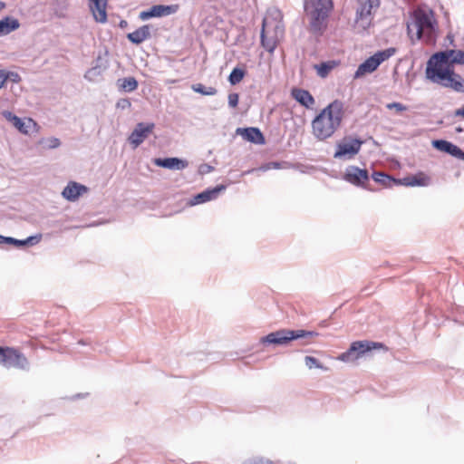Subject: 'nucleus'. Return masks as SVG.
<instances>
[{
    "instance_id": "33",
    "label": "nucleus",
    "mask_w": 464,
    "mask_h": 464,
    "mask_svg": "<svg viewBox=\"0 0 464 464\" xmlns=\"http://www.w3.org/2000/svg\"><path fill=\"white\" fill-rule=\"evenodd\" d=\"M304 362H305V365L309 368V369H313V368H318V369H322V370H326L327 368L324 367L319 361L318 359H316L315 357L314 356H305L304 357Z\"/></svg>"
},
{
    "instance_id": "22",
    "label": "nucleus",
    "mask_w": 464,
    "mask_h": 464,
    "mask_svg": "<svg viewBox=\"0 0 464 464\" xmlns=\"http://www.w3.org/2000/svg\"><path fill=\"white\" fill-rule=\"evenodd\" d=\"M3 116L13 123V125L22 133L27 134L29 132V128L33 123L32 119L23 120L18 116L13 114L9 111H4Z\"/></svg>"
},
{
    "instance_id": "51",
    "label": "nucleus",
    "mask_w": 464,
    "mask_h": 464,
    "mask_svg": "<svg viewBox=\"0 0 464 464\" xmlns=\"http://www.w3.org/2000/svg\"><path fill=\"white\" fill-rule=\"evenodd\" d=\"M79 343H82V344H85L84 341H80Z\"/></svg>"
},
{
    "instance_id": "21",
    "label": "nucleus",
    "mask_w": 464,
    "mask_h": 464,
    "mask_svg": "<svg viewBox=\"0 0 464 464\" xmlns=\"http://www.w3.org/2000/svg\"><path fill=\"white\" fill-rule=\"evenodd\" d=\"M88 188L84 185L75 181H70L63 188L62 195L70 201L76 200L82 193L87 192Z\"/></svg>"
},
{
    "instance_id": "49",
    "label": "nucleus",
    "mask_w": 464,
    "mask_h": 464,
    "mask_svg": "<svg viewBox=\"0 0 464 464\" xmlns=\"http://www.w3.org/2000/svg\"><path fill=\"white\" fill-rule=\"evenodd\" d=\"M254 170H255V169H251V170L245 171V172H244V175L248 174V173H250V172H252V171H254Z\"/></svg>"
},
{
    "instance_id": "15",
    "label": "nucleus",
    "mask_w": 464,
    "mask_h": 464,
    "mask_svg": "<svg viewBox=\"0 0 464 464\" xmlns=\"http://www.w3.org/2000/svg\"><path fill=\"white\" fill-rule=\"evenodd\" d=\"M225 185H218L214 188H207L204 191L195 195L190 199V205L195 206L208 201L213 200L218 197V195L226 189Z\"/></svg>"
},
{
    "instance_id": "10",
    "label": "nucleus",
    "mask_w": 464,
    "mask_h": 464,
    "mask_svg": "<svg viewBox=\"0 0 464 464\" xmlns=\"http://www.w3.org/2000/svg\"><path fill=\"white\" fill-rule=\"evenodd\" d=\"M362 143L363 141L359 139L346 137L337 144L334 156L335 159H352L360 151Z\"/></svg>"
},
{
    "instance_id": "7",
    "label": "nucleus",
    "mask_w": 464,
    "mask_h": 464,
    "mask_svg": "<svg viewBox=\"0 0 464 464\" xmlns=\"http://www.w3.org/2000/svg\"><path fill=\"white\" fill-rule=\"evenodd\" d=\"M373 349L388 348L382 343L372 341H355L351 343L350 347L338 356V359L344 362H353L359 358L364 356L366 353H371Z\"/></svg>"
},
{
    "instance_id": "25",
    "label": "nucleus",
    "mask_w": 464,
    "mask_h": 464,
    "mask_svg": "<svg viewBox=\"0 0 464 464\" xmlns=\"http://www.w3.org/2000/svg\"><path fill=\"white\" fill-rule=\"evenodd\" d=\"M150 37V26L148 24L142 25L136 29L134 32L127 34V38L134 44H140Z\"/></svg>"
},
{
    "instance_id": "27",
    "label": "nucleus",
    "mask_w": 464,
    "mask_h": 464,
    "mask_svg": "<svg viewBox=\"0 0 464 464\" xmlns=\"http://www.w3.org/2000/svg\"><path fill=\"white\" fill-rule=\"evenodd\" d=\"M20 23L17 19L6 16L0 20V36L10 34L11 32L18 29Z\"/></svg>"
},
{
    "instance_id": "16",
    "label": "nucleus",
    "mask_w": 464,
    "mask_h": 464,
    "mask_svg": "<svg viewBox=\"0 0 464 464\" xmlns=\"http://www.w3.org/2000/svg\"><path fill=\"white\" fill-rule=\"evenodd\" d=\"M432 145L438 150L446 152L452 157L464 160V151L457 145L445 140H434Z\"/></svg>"
},
{
    "instance_id": "2",
    "label": "nucleus",
    "mask_w": 464,
    "mask_h": 464,
    "mask_svg": "<svg viewBox=\"0 0 464 464\" xmlns=\"http://www.w3.org/2000/svg\"><path fill=\"white\" fill-rule=\"evenodd\" d=\"M425 73L431 82L464 93V79L454 72L453 67L442 61H434L432 55L427 62Z\"/></svg>"
},
{
    "instance_id": "28",
    "label": "nucleus",
    "mask_w": 464,
    "mask_h": 464,
    "mask_svg": "<svg viewBox=\"0 0 464 464\" xmlns=\"http://www.w3.org/2000/svg\"><path fill=\"white\" fill-rule=\"evenodd\" d=\"M372 178L375 182L387 187H391L392 184L397 185L398 180L392 176L381 171H374L372 175Z\"/></svg>"
},
{
    "instance_id": "18",
    "label": "nucleus",
    "mask_w": 464,
    "mask_h": 464,
    "mask_svg": "<svg viewBox=\"0 0 464 464\" xmlns=\"http://www.w3.org/2000/svg\"><path fill=\"white\" fill-rule=\"evenodd\" d=\"M291 95L300 105L306 109H312L315 104L314 98L307 90L293 88Z\"/></svg>"
},
{
    "instance_id": "48",
    "label": "nucleus",
    "mask_w": 464,
    "mask_h": 464,
    "mask_svg": "<svg viewBox=\"0 0 464 464\" xmlns=\"http://www.w3.org/2000/svg\"><path fill=\"white\" fill-rule=\"evenodd\" d=\"M5 8V3L0 1V11Z\"/></svg>"
},
{
    "instance_id": "43",
    "label": "nucleus",
    "mask_w": 464,
    "mask_h": 464,
    "mask_svg": "<svg viewBox=\"0 0 464 464\" xmlns=\"http://www.w3.org/2000/svg\"><path fill=\"white\" fill-rule=\"evenodd\" d=\"M212 170H213V167H211L208 164H204L200 167L201 173H208V172H211Z\"/></svg>"
},
{
    "instance_id": "40",
    "label": "nucleus",
    "mask_w": 464,
    "mask_h": 464,
    "mask_svg": "<svg viewBox=\"0 0 464 464\" xmlns=\"http://www.w3.org/2000/svg\"><path fill=\"white\" fill-rule=\"evenodd\" d=\"M97 74H99V70H98V68L93 67V68L90 69L89 71H87V72L85 73L84 77L86 79L92 81V78L94 76H96Z\"/></svg>"
},
{
    "instance_id": "46",
    "label": "nucleus",
    "mask_w": 464,
    "mask_h": 464,
    "mask_svg": "<svg viewBox=\"0 0 464 464\" xmlns=\"http://www.w3.org/2000/svg\"><path fill=\"white\" fill-rule=\"evenodd\" d=\"M127 25H128L127 21H125V20H121V21L120 22V27H121V28H125Z\"/></svg>"
},
{
    "instance_id": "13",
    "label": "nucleus",
    "mask_w": 464,
    "mask_h": 464,
    "mask_svg": "<svg viewBox=\"0 0 464 464\" xmlns=\"http://www.w3.org/2000/svg\"><path fill=\"white\" fill-rule=\"evenodd\" d=\"M178 9L177 5H156L151 6L150 9L140 13V18L141 20H148L152 17H162L176 13Z\"/></svg>"
},
{
    "instance_id": "11",
    "label": "nucleus",
    "mask_w": 464,
    "mask_h": 464,
    "mask_svg": "<svg viewBox=\"0 0 464 464\" xmlns=\"http://www.w3.org/2000/svg\"><path fill=\"white\" fill-rule=\"evenodd\" d=\"M155 125L154 123H138L128 138L130 143L133 146V148H137L140 146L152 132Z\"/></svg>"
},
{
    "instance_id": "24",
    "label": "nucleus",
    "mask_w": 464,
    "mask_h": 464,
    "mask_svg": "<svg viewBox=\"0 0 464 464\" xmlns=\"http://www.w3.org/2000/svg\"><path fill=\"white\" fill-rule=\"evenodd\" d=\"M379 65L377 59L372 55L358 66L353 78L359 79L367 73H372L379 67Z\"/></svg>"
},
{
    "instance_id": "9",
    "label": "nucleus",
    "mask_w": 464,
    "mask_h": 464,
    "mask_svg": "<svg viewBox=\"0 0 464 464\" xmlns=\"http://www.w3.org/2000/svg\"><path fill=\"white\" fill-rule=\"evenodd\" d=\"M381 0H357L355 23L366 29L372 20V10L379 8Z\"/></svg>"
},
{
    "instance_id": "34",
    "label": "nucleus",
    "mask_w": 464,
    "mask_h": 464,
    "mask_svg": "<svg viewBox=\"0 0 464 464\" xmlns=\"http://www.w3.org/2000/svg\"><path fill=\"white\" fill-rule=\"evenodd\" d=\"M332 69L333 65L330 63H321L319 65H316L317 73L321 77H326Z\"/></svg>"
},
{
    "instance_id": "17",
    "label": "nucleus",
    "mask_w": 464,
    "mask_h": 464,
    "mask_svg": "<svg viewBox=\"0 0 464 464\" xmlns=\"http://www.w3.org/2000/svg\"><path fill=\"white\" fill-rule=\"evenodd\" d=\"M153 163L161 168L172 169V170H182L188 166V162L186 160L179 158H155Z\"/></svg>"
},
{
    "instance_id": "44",
    "label": "nucleus",
    "mask_w": 464,
    "mask_h": 464,
    "mask_svg": "<svg viewBox=\"0 0 464 464\" xmlns=\"http://www.w3.org/2000/svg\"><path fill=\"white\" fill-rule=\"evenodd\" d=\"M6 74H9L8 79H11L13 82H17L20 79L18 73H16V72H6Z\"/></svg>"
},
{
    "instance_id": "39",
    "label": "nucleus",
    "mask_w": 464,
    "mask_h": 464,
    "mask_svg": "<svg viewBox=\"0 0 464 464\" xmlns=\"http://www.w3.org/2000/svg\"><path fill=\"white\" fill-rule=\"evenodd\" d=\"M131 106V102L129 99L127 98H124V99H120L117 103H116V107L118 109H121V110H125V109H129L130 108Z\"/></svg>"
},
{
    "instance_id": "6",
    "label": "nucleus",
    "mask_w": 464,
    "mask_h": 464,
    "mask_svg": "<svg viewBox=\"0 0 464 464\" xmlns=\"http://www.w3.org/2000/svg\"><path fill=\"white\" fill-rule=\"evenodd\" d=\"M416 38L426 44H434L437 38L438 24L434 13L430 9L417 8L412 14Z\"/></svg>"
},
{
    "instance_id": "35",
    "label": "nucleus",
    "mask_w": 464,
    "mask_h": 464,
    "mask_svg": "<svg viewBox=\"0 0 464 464\" xmlns=\"http://www.w3.org/2000/svg\"><path fill=\"white\" fill-rule=\"evenodd\" d=\"M43 144L48 149H56L61 145L59 139L51 137L42 141Z\"/></svg>"
},
{
    "instance_id": "23",
    "label": "nucleus",
    "mask_w": 464,
    "mask_h": 464,
    "mask_svg": "<svg viewBox=\"0 0 464 464\" xmlns=\"http://www.w3.org/2000/svg\"><path fill=\"white\" fill-rule=\"evenodd\" d=\"M237 133H240L242 137L250 142H253L255 144H264L265 143V137L261 130L258 128L255 127H249L245 129L238 128L237 130Z\"/></svg>"
},
{
    "instance_id": "4",
    "label": "nucleus",
    "mask_w": 464,
    "mask_h": 464,
    "mask_svg": "<svg viewBox=\"0 0 464 464\" xmlns=\"http://www.w3.org/2000/svg\"><path fill=\"white\" fill-rule=\"evenodd\" d=\"M270 16L263 20L261 30V44L270 53L276 50L278 43L284 37L285 26L282 23V14L278 9H273Z\"/></svg>"
},
{
    "instance_id": "19",
    "label": "nucleus",
    "mask_w": 464,
    "mask_h": 464,
    "mask_svg": "<svg viewBox=\"0 0 464 464\" xmlns=\"http://www.w3.org/2000/svg\"><path fill=\"white\" fill-rule=\"evenodd\" d=\"M107 0H89V7L92 11L94 20L98 23L107 21L106 14Z\"/></svg>"
},
{
    "instance_id": "41",
    "label": "nucleus",
    "mask_w": 464,
    "mask_h": 464,
    "mask_svg": "<svg viewBox=\"0 0 464 464\" xmlns=\"http://www.w3.org/2000/svg\"><path fill=\"white\" fill-rule=\"evenodd\" d=\"M280 168H281L280 162L272 161V162L267 163L266 166L262 167L261 169L267 170V169H280Z\"/></svg>"
},
{
    "instance_id": "12",
    "label": "nucleus",
    "mask_w": 464,
    "mask_h": 464,
    "mask_svg": "<svg viewBox=\"0 0 464 464\" xmlns=\"http://www.w3.org/2000/svg\"><path fill=\"white\" fill-rule=\"evenodd\" d=\"M433 60H440L447 65L453 67V64H464V51L446 50L432 54Z\"/></svg>"
},
{
    "instance_id": "26",
    "label": "nucleus",
    "mask_w": 464,
    "mask_h": 464,
    "mask_svg": "<svg viewBox=\"0 0 464 464\" xmlns=\"http://www.w3.org/2000/svg\"><path fill=\"white\" fill-rule=\"evenodd\" d=\"M428 183L429 178L422 174L408 176L397 180V185H403L407 187L426 186Z\"/></svg>"
},
{
    "instance_id": "36",
    "label": "nucleus",
    "mask_w": 464,
    "mask_h": 464,
    "mask_svg": "<svg viewBox=\"0 0 464 464\" xmlns=\"http://www.w3.org/2000/svg\"><path fill=\"white\" fill-rule=\"evenodd\" d=\"M388 110H395L397 112H401L407 110V107L401 102H391L386 105Z\"/></svg>"
},
{
    "instance_id": "8",
    "label": "nucleus",
    "mask_w": 464,
    "mask_h": 464,
    "mask_svg": "<svg viewBox=\"0 0 464 464\" xmlns=\"http://www.w3.org/2000/svg\"><path fill=\"white\" fill-rule=\"evenodd\" d=\"M0 364L6 368L14 367L28 371L29 362L18 349L0 345Z\"/></svg>"
},
{
    "instance_id": "20",
    "label": "nucleus",
    "mask_w": 464,
    "mask_h": 464,
    "mask_svg": "<svg viewBox=\"0 0 464 464\" xmlns=\"http://www.w3.org/2000/svg\"><path fill=\"white\" fill-rule=\"evenodd\" d=\"M41 239H42L41 234L28 237L26 239H23V240L0 235V245L6 243V244L13 245L16 247H22V246H25L36 245L41 241Z\"/></svg>"
},
{
    "instance_id": "47",
    "label": "nucleus",
    "mask_w": 464,
    "mask_h": 464,
    "mask_svg": "<svg viewBox=\"0 0 464 464\" xmlns=\"http://www.w3.org/2000/svg\"><path fill=\"white\" fill-rule=\"evenodd\" d=\"M82 397H83V395L82 393H78V394L74 395L72 397V399L74 400V399H79V398H82Z\"/></svg>"
},
{
    "instance_id": "29",
    "label": "nucleus",
    "mask_w": 464,
    "mask_h": 464,
    "mask_svg": "<svg viewBox=\"0 0 464 464\" xmlns=\"http://www.w3.org/2000/svg\"><path fill=\"white\" fill-rule=\"evenodd\" d=\"M245 75H246L245 70H243L239 67H235L228 76V82L231 85H236V84L239 83L244 79Z\"/></svg>"
},
{
    "instance_id": "38",
    "label": "nucleus",
    "mask_w": 464,
    "mask_h": 464,
    "mask_svg": "<svg viewBox=\"0 0 464 464\" xmlns=\"http://www.w3.org/2000/svg\"><path fill=\"white\" fill-rule=\"evenodd\" d=\"M239 96L236 92L229 93L228 95V105L231 108H236L238 104Z\"/></svg>"
},
{
    "instance_id": "5",
    "label": "nucleus",
    "mask_w": 464,
    "mask_h": 464,
    "mask_svg": "<svg viewBox=\"0 0 464 464\" xmlns=\"http://www.w3.org/2000/svg\"><path fill=\"white\" fill-rule=\"evenodd\" d=\"M318 335L319 334L315 331L282 328L261 337L259 343L263 345L286 346L292 341L301 340L302 344H307L312 338Z\"/></svg>"
},
{
    "instance_id": "31",
    "label": "nucleus",
    "mask_w": 464,
    "mask_h": 464,
    "mask_svg": "<svg viewBox=\"0 0 464 464\" xmlns=\"http://www.w3.org/2000/svg\"><path fill=\"white\" fill-rule=\"evenodd\" d=\"M191 89L198 93L207 96H213L217 94L218 91L215 87L212 86H205L202 83H195L191 86Z\"/></svg>"
},
{
    "instance_id": "30",
    "label": "nucleus",
    "mask_w": 464,
    "mask_h": 464,
    "mask_svg": "<svg viewBox=\"0 0 464 464\" xmlns=\"http://www.w3.org/2000/svg\"><path fill=\"white\" fill-rule=\"evenodd\" d=\"M119 82H121L120 87L128 92H131L138 88V82L134 77H127L119 80Z\"/></svg>"
},
{
    "instance_id": "3",
    "label": "nucleus",
    "mask_w": 464,
    "mask_h": 464,
    "mask_svg": "<svg viewBox=\"0 0 464 464\" xmlns=\"http://www.w3.org/2000/svg\"><path fill=\"white\" fill-rule=\"evenodd\" d=\"M304 9L309 19V31L322 34L327 25V18L333 9L332 0H304Z\"/></svg>"
},
{
    "instance_id": "1",
    "label": "nucleus",
    "mask_w": 464,
    "mask_h": 464,
    "mask_svg": "<svg viewBox=\"0 0 464 464\" xmlns=\"http://www.w3.org/2000/svg\"><path fill=\"white\" fill-rule=\"evenodd\" d=\"M343 116V104L335 100L323 109L312 121L313 135L318 140L331 138L339 129Z\"/></svg>"
},
{
    "instance_id": "42",
    "label": "nucleus",
    "mask_w": 464,
    "mask_h": 464,
    "mask_svg": "<svg viewBox=\"0 0 464 464\" xmlns=\"http://www.w3.org/2000/svg\"><path fill=\"white\" fill-rule=\"evenodd\" d=\"M8 78L9 74H6V72L4 70H0V89L4 86Z\"/></svg>"
},
{
    "instance_id": "37",
    "label": "nucleus",
    "mask_w": 464,
    "mask_h": 464,
    "mask_svg": "<svg viewBox=\"0 0 464 464\" xmlns=\"http://www.w3.org/2000/svg\"><path fill=\"white\" fill-rule=\"evenodd\" d=\"M243 464H274L271 460L264 458H255L246 460Z\"/></svg>"
},
{
    "instance_id": "32",
    "label": "nucleus",
    "mask_w": 464,
    "mask_h": 464,
    "mask_svg": "<svg viewBox=\"0 0 464 464\" xmlns=\"http://www.w3.org/2000/svg\"><path fill=\"white\" fill-rule=\"evenodd\" d=\"M396 48L390 47L382 51H379L373 54L379 64L388 60L390 57L396 53Z\"/></svg>"
},
{
    "instance_id": "50",
    "label": "nucleus",
    "mask_w": 464,
    "mask_h": 464,
    "mask_svg": "<svg viewBox=\"0 0 464 464\" xmlns=\"http://www.w3.org/2000/svg\"><path fill=\"white\" fill-rule=\"evenodd\" d=\"M407 28H408V32L410 33V32H411V25H410V24H408V25H407Z\"/></svg>"
},
{
    "instance_id": "14",
    "label": "nucleus",
    "mask_w": 464,
    "mask_h": 464,
    "mask_svg": "<svg viewBox=\"0 0 464 464\" xmlns=\"http://www.w3.org/2000/svg\"><path fill=\"white\" fill-rule=\"evenodd\" d=\"M344 179L355 186L362 187L369 180L367 169H362L356 166H349L344 173Z\"/></svg>"
},
{
    "instance_id": "45",
    "label": "nucleus",
    "mask_w": 464,
    "mask_h": 464,
    "mask_svg": "<svg viewBox=\"0 0 464 464\" xmlns=\"http://www.w3.org/2000/svg\"><path fill=\"white\" fill-rule=\"evenodd\" d=\"M455 116H463L464 117V106L460 109H458L455 111Z\"/></svg>"
}]
</instances>
